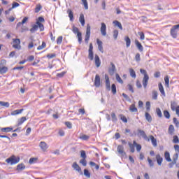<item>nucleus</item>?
I'll return each mask as SVG.
<instances>
[{"mask_svg": "<svg viewBox=\"0 0 179 179\" xmlns=\"http://www.w3.org/2000/svg\"><path fill=\"white\" fill-rule=\"evenodd\" d=\"M159 93L156 90L152 91V99L153 100H157V96Z\"/></svg>", "mask_w": 179, "mask_h": 179, "instance_id": "603ef678", "label": "nucleus"}, {"mask_svg": "<svg viewBox=\"0 0 179 179\" xmlns=\"http://www.w3.org/2000/svg\"><path fill=\"white\" fill-rule=\"evenodd\" d=\"M156 113H157V116H158L159 118H162V117H163V114L162 113V110H160L159 108H157L156 109Z\"/></svg>", "mask_w": 179, "mask_h": 179, "instance_id": "5fc2aeb1", "label": "nucleus"}, {"mask_svg": "<svg viewBox=\"0 0 179 179\" xmlns=\"http://www.w3.org/2000/svg\"><path fill=\"white\" fill-rule=\"evenodd\" d=\"M117 152H118V153H120V155H125V152L124 151V146L118 145L117 146Z\"/></svg>", "mask_w": 179, "mask_h": 179, "instance_id": "473e14b6", "label": "nucleus"}, {"mask_svg": "<svg viewBox=\"0 0 179 179\" xmlns=\"http://www.w3.org/2000/svg\"><path fill=\"white\" fill-rule=\"evenodd\" d=\"M39 147L43 150V152H46L47 149H48V145H47L46 143L44 141H41L39 143Z\"/></svg>", "mask_w": 179, "mask_h": 179, "instance_id": "dca6fc26", "label": "nucleus"}, {"mask_svg": "<svg viewBox=\"0 0 179 179\" xmlns=\"http://www.w3.org/2000/svg\"><path fill=\"white\" fill-rule=\"evenodd\" d=\"M90 165L92 166V167H95L96 170H99V169H100V166L98 164H96L94 162H90Z\"/></svg>", "mask_w": 179, "mask_h": 179, "instance_id": "052dcab7", "label": "nucleus"}, {"mask_svg": "<svg viewBox=\"0 0 179 179\" xmlns=\"http://www.w3.org/2000/svg\"><path fill=\"white\" fill-rule=\"evenodd\" d=\"M46 57L48 59H52V58H55V57H57V54L55 53L48 54Z\"/></svg>", "mask_w": 179, "mask_h": 179, "instance_id": "4d7b16f0", "label": "nucleus"}, {"mask_svg": "<svg viewBox=\"0 0 179 179\" xmlns=\"http://www.w3.org/2000/svg\"><path fill=\"white\" fill-rule=\"evenodd\" d=\"M42 8L43 7L40 4L36 5L35 8V13H38V12L41 10Z\"/></svg>", "mask_w": 179, "mask_h": 179, "instance_id": "13d9d810", "label": "nucleus"}, {"mask_svg": "<svg viewBox=\"0 0 179 179\" xmlns=\"http://www.w3.org/2000/svg\"><path fill=\"white\" fill-rule=\"evenodd\" d=\"M163 114H164V117H165V118H166V120H170V112H169V110H165L163 111Z\"/></svg>", "mask_w": 179, "mask_h": 179, "instance_id": "58836bf2", "label": "nucleus"}, {"mask_svg": "<svg viewBox=\"0 0 179 179\" xmlns=\"http://www.w3.org/2000/svg\"><path fill=\"white\" fill-rule=\"evenodd\" d=\"M94 62L96 68H100V66L101 65V61L100 60V57L97 55H95Z\"/></svg>", "mask_w": 179, "mask_h": 179, "instance_id": "f3484780", "label": "nucleus"}, {"mask_svg": "<svg viewBox=\"0 0 179 179\" xmlns=\"http://www.w3.org/2000/svg\"><path fill=\"white\" fill-rule=\"evenodd\" d=\"M72 167L73 169H74V170H76L78 173H80L82 171V169L80 168V166H79V164H78V163L76 162H73Z\"/></svg>", "mask_w": 179, "mask_h": 179, "instance_id": "5701e85b", "label": "nucleus"}, {"mask_svg": "<svg viewBox=\"0 0 179 179\" xmlns=\"http://www.w3.org/2000/svg\"><path fill=\"white\" fill-rule=\"evenodd\" d=\"M66 74V71H63L62 73H59L56 75V76L57 78H64V76H65V75Z\"/></svg>", "mask_w": 179, "mask_h": 179, "instance_id": "680f3d73", "label": "nucleus"}, {"mask_svg": "<svg viewBox=\"0 0 179 179\" xmlns=\"http://www.w3.org/2000/svg\"><path fill=\"white\" fill-rule=\"evenodd\" d=\"M62 40H63L62 36H59L57 39V45L62 44Z\"/></svg>", "mask_w": 179, "mask_h": 179, "instance_id": "774afa93", "label": "nucleus"}, {"mask_svg": "<svg viewBox=\"0 0 179 179\" xmlns=\"http://www.w3.org/2000/svg\"><path fill=\"white\" fill-rule=\"evenodd\" d=\"M101 34L103 36H107V26L104 22L101 24Z\"/></svg>", "mask_w": 179, "mask_h": 179, "instance_id": "9b49d317", "label": "nucleus"}, {"mask_svg": "<svg viewBox=\"0 0 179 179\" xmlns=\"http://www.w3.org/2000/svg\"><path fill=\"white\" fill-rule=\"evenodd\" d=\"M96 44L98 45V49L100 52H104V49L103 48V42L100 39H96Z\"/></svg>", "mask_w": 179, "mask_h": 179, "instance_id": "2eb2a0df", "label": "nucleus"}, {"mask_svg": "<svg viewBox=\"0 0 179 179\" xmlns=\"http://www.w3.org/2000/svg\"><path fill=\"white\" fill-rule=\"evenodd\" d=\"M138 34L140 36V40H145V34L143 32H138Z\"/></svg>", "mask_w": 179, "mask_h": 179, "instance_id": "338daca9", "label": "nucleus"}, {"mask_svg": "<svg viewBox=\"0 0 179 179\" xmlns=\"http://www.w3.org/2000/svg\"><path fill=\"white\" fill-rule=\"evenodd\" d=\"M88 58L90 61H93V59H94V56H93V43H90V48L88 50Z\"/></svg>", "mask_w": 179, "mask_h": 179, "instance_id": "9d476101", "label": "nucleus"}, {"mask_svg": "<svg viewBox=\"0 0 179 179\" xmlns=\"http://www.w3.org/2000/svg\"><path fill=\"white\" fill-rule=\"evenodd\" d=\"M90 40V24H87V29L85 34V43L87 44Z\"/></svg>", "mask_w": 179, "mask_h": 179, "instance_id": "1a4fd4ad", "label": "nucleus"}, {"mask_svg": "<svg viewBox=\"0 0 179 179\" xmlns=\"http://www.w3.org/2000/svg\"><path fill=\"white\" fill-rule=\"evenodd\" d=\"M138 134H140V136H142V138H143V139H145V141H148V142H149V141H150L149 137H148V135H146V133L145 132V131L138 129Z\"/></svg>", "mask_w": 179, "mask_h": 179, "instance_id": "ddd939ff", "label": "nucleus"}, {"mask_svg": "<svg viewBox=\"0 0 179 179\" xmlns=\"http://www.w3.org/2000/svg\"><path fill=\"white\" fill-rule=\"evenodd\" d=\"M110 65H111V68L108 69V73L109 75H110V76H113V75L115 73V71H117V69H115V65L114 64V63L110 62Z\"/></svg>", "mask_w": 179, "mask_h": 179, "instance_id": "f8f14e48", "label": "nucleus"}, {"mask_svg": "<svg viewBox=\"0 0 179 179\" xmlns=\"http://www.w3.org/2000/svg\"><path fill=\"white\" fill-rule=\"evenodd\" d=\"M64 124L69 128V129H72V123L71 122H65Z\"/></svg>", "mask_w": 179, "mask_h": 179, "instance_id": "0e129e2a", "label": "nucleus"}, {"mask_svg": "<svg viewBox=\"0 0 179 179\" xmlns=\"http://www.w3.org/2000/svg\"><path fill=\"white\" fill-rule=\"evenodd\" d=\"M135 44H136V46L137 47L138 50L140 51V52H142L143 51V46L142 45L141 43H139V41L136 39Z\"/></svg>", "mask_w": 179, "mask_h": 179, "instance_id": "aec40b11", "label": "nucleus"}, {"mask_svg": "<svg viewBox=\"0 0 179 179\" xmlns=\"http://www.w3.org/2000/svg\"><path fill=\"white\" fill-rule=\"evenodd\" d=\"M173 143H179L178 136H173Z\"/></svg>", "mask_w": 179, "mask_h": 179, "instance_id": "e2e57ef3", "label": "nucleus"}, {"mask_svg": "<svg viewBox=\"0 0 179 179\" xmlns=\"http://www.w3.org/2000/svg\"><path fill=\"white\" fill-rule=\"evenodd\" d=\"M84 176H85L87 178H90V172H89V170L84 169Z\"/></svg>", "mask_w": 179, "mask_h": 179, "instance_id": "bf43d9fd", "label": "nucleus"}, {"mask_svg": "<svg viewBox=\"0 0 179 179\" xmlns=\"http://www.w3.org/2000/svg\"><path fill=\"white\" fill-rule=\"evenodd\" d=\"M94 86H96V87H100V76L98 74L95 76Z\"/></svg>", "mask_w": 179, "mask_h": 179, "instance_id": "6ab92c4d", "label": "nucleus"}, {"mask_svg": "<svg viewBox=\"0 0 179 179\" xmlns=\"http://www.w3.org/2000/svg\"><path fill=\"white\" fill-rule=\"evenodd\" d=\"M1 132H10V131H13V128L12 127H3L1 129Z\"/></svg>", "mask_w": 179, "mask_h": 179, "instance_id": "a19ab883", "label": "nucleus"}, {"mask_svg": "<svg viewBox=\"0 0 179 179\" xmlns=\"http://www.w3.org/2000/svg\"><path fill=\"white\" fill-rule=\"evenodd\" d=\"M37 162H38V158L37 157H32V158H30L29 160V164H34L37 163Z\"/></svg>", "mask_w": 179, "mask_h": 179, "instance_id": "f704fd0d", "label": "nucleus"}, {"mask_svg": "<svg viewBox=\"0 0 179 179\" xmlns=\"http://www.w3.org/2000/svg\"><path fill=\"white\" fill-rule=\"evenodd\" d=\"M164 158L166 162H169V163L171 162V157H170V152H169V151L164 152Z\"/></svg>", "mask_w": 179, "mask_h": 179, "instance_id": "cd10ccee", "label": "nucleus"}, {"mask_svg": "<svg viewBox=\"0 0 179 179\" xmlns=\"http://www.w3.org/2000/svg\"><path fill=\"white\" fill-rule=\"evenodd\" d=\"M80 164H82L84 167H86L87 166V162L86 161V158H83L80 160Z\"/></svg>", "mask_w": 179, "mask_h": 179, "instance_id": "3c124183", "label": "nucleus"}, {"mask_svg": "<svg viewBox=\"0 0 179 179\" xmlns=\"http://www.w3.org/2000/svg\"><path fill=\"white\" fill-rule=\"evenodd\" d=\"M27 120V119L26 118V117H21L20 119V120L18 121L17 127H20V125H22V124H23V122H24Z\"/></svg>", "mask_w": 179, "mask_h": 179, "instance_id": "c03bdc74", "label": "nucleus"}, {"mask_svg": "<svg viewBox=\"0 0 179 179\" xmlns=\"http://www.w3.org/2000/svg\"><path fill=\"white\" fill-rule=\"evenodd\" d=\"M111 91H112L113 94H117V87L115 86V84H112Z\"/></svg>", "mask_w": 179, "mask_h": 179, "instance_id": "de8ad7c7", "label": "nucleus"}, {"mask_svg": "<svg viewBox=\"0 0 179 179\" xmlns=\"http://www.w3.org/2000/svg\"><path fill=\"white\" fill-rule=\"evenodd\" d=\"M110 117L112 118L113 122H117V121H118V119L117 118V115H115V113H112L110 114Z\"/></svg>", "mask_w": 179, "mask_h": 179, "instance_id": "a18cd8bd", "label": "nucleus"}, {"mask_svg": "<svg viewBox=\"0 0 179 179\" xmlns=\"http://www.w3.org/2000/svg\"><path fill=\"white\" fill-rule=\"evenodd\" d=\"M79 22L81 24V26H85V15H83V13L80 15Z\"/></svg>", "mask_w": 179, "mask_h": 179, "instance_id": "c756f323", "label": "nucleus"}, {"mask_svg": "<svg viewBox=\"0 0 179 179\" xmlns=\"http://www.w3.org/2000/svg\"><path fill=\"white\" fill-rule=\"evenodd\" d=\"M150 139L152 142V145L156 148L157 146V140L155 138V136H150Z\"/></svg>", "mask_w": 179, "mask_h": 179, "instance_id": "bb28decb", "label": "nucleus"}, {"mask_svg": "<svg viewBox=\"0 0 179 179\" xmlns=\"http://www.w3.org/2000/svg\"><path fill=\"white\" fill-rule=\"evenodd\" d=\"M81 2L83 3V5H84V8L86 10L89 9V5L87 3V0H81Z\"/></svg>", "mask_w": 179, "mask_h": 179, "instance_id": "09e8293b", "label": "nucleus"}, {"mask_svg": "<svg viewBox=\"0 0 179 179\" xmlns=\"http://www.w3.org/2000/svg\"><path fill=\"white\" fill-rule=\"evenodd\" d=\"M128 145L130 149L131 153H135V148L137 152H141L142 150V145L136 143V141H133V143L128 142Z\"/></svg>", "mask_w": 179, "mask_h": 179, "instance_id": "f03ea898", "label": "nucleus"}, {"mask_svg": "<svg viewBox=\"0 0 179 179\" xmlns=\"http://www.w3.org/2000/svg\"><path fill=\"white\" fill-rule=\"evenodd\" d=\"M0 106H1V107H6L7 108H9V102H5V101H0Z\"/></svg>", "mask_w": 179, "mask_h": 179, "instance_id": "8fccbe9b", "label": "nucleus"}, {"mask_svg": "<svg viewBox=\"0 0 179 179\" xmlns=\"http://www.w3.org/2000/svg\"><path fill=\"white\" fill-rule=\"evenodd\" d=\"M176 129H174V126L173 124H170L168 129V133L169 135H174Z\"/></svg>", "mask_w": 179, "mask_h": 179, "instance_id": "393cba45", "label": "nucleus"}, {"mask_svg": "<svg viewBox=\"0 0 179 179\" xmlns=\"http://www.w3.org/2000/svg\"><path fill=\"white\" fill-rule=\"evenodd\" d=\"M24 109H18L13 111L11 113V115H18V114H22L23 113Z\"/></svg>", "mask_w": 179, "mask_h": 179, "instance_id": "72a5a7b5", "label": "nucleus"}, {"mask_svg": "<svg viewBox=\"0 0 179 179\" xmlns=\"http://www.w3.org/2000/svg\"><path fill=\"white\" fill-rule=\"evenodd\" d=\"M67 13L69 15V17L71 22H73V12H72V10L68 9Z\"/></svg>", "mask_w": 179, "mask_h": 179, "instance_id": "7c9ffc66", "label": "nucleus"}, {"mask_svg": "<svg viewBox=\"0 0 179 179\" xmlns=\"http://www.w3.org/2000/svg\"><path fill=\"white\" fill-rule=\"evenodd\" d=\"M119 117H120L121 121H122L125 124H127V122H128V119H127V117H125V115L120 114V115H119Z\"/></svg>", "mask_w": 179, "mask_h": 179, "instance_id": "79ce46f5", "label": "nucleus"}, {"mask_svg": "<svg viewBox=\"0 0 179 179\" xmlns=\"http://www.w3.org/2000/svg\"><path fill=\"white\" fill-rule=\"evenodd\" d=\"M172 159H173V161H172V162H173L174 164H177V161L178 160V154H177V153L174 154V155H173Z\"/></svg>", "mask_w": 179, "mask_h": 179, "instance_id": "49530a36", "label": "nucleus"}, {"mask_svg": "<svg viewBox=\"0 0 179 179\" xmlns=\"http://www.w3.org/2000/svg\"><path fill=\"white\" fill-rule=\"evenodd\" d=\"M72 31L74 33V34H77L79 44H82V33L79 31V28L73 26Z\"/></svg>", "mask_w": 179, "mask_h": 179, "instance_id": "39448f33", "label": "nucleus"}, {"mask_svg": "<svg viewBox=\"0 0 179 179\" xmlns=\"http://www.w3.org/2000/svg\"><path fill=\"white\" fill-rule=\"evenodd\" d=\"M113 24H115V26L117 27L120 30H122V24H121V22H120L117 20H115L113 22Z\"/></svg>", "mask_w": 179, "mask_h": 179, "instance_id": "e433bc0d", "label": "nucleus"}, {"mask_svg": "<svg viewBox=\"0 0 179 179\" xmlns=\"http://www.w3.org/2000/svg\"><path fill=\"white\" fill-rule=\"evenodd\" d=\"M127 87L129 92H131V93H134L135 91H134V86L132 85L128 84Z\"/></svg>", "mask_w": 179, "mask_h": 179, "instance_id": "69168bd1", "label": "nucleus"}, {"mask_svg": "<svg viewBox=\"0 0 179 179\" xmlns=\"http://www.w3.org/2000/svg\"><path fill=\"white\" fill-rule=\"evenodd\" d=\"M13 48L15 50H20V48H22V46L20 45V39L13 38Z\"/></svg>", "mask_w": 179, "mask_h": 179, "instance_id": "6e6552de", "label": "nucleus"}, {"mask_svg": "<svg viewBox=\"0 0 179 179\" xmlns=\"http://www.w3.org/2000/svg\"><path fill=\"white\" fill-rule=\"evenodd\" d=\"M45 23V20L43 17H38L36 20V24L32 25V27L30 29L31 33H35L39 29L40 31H44V24Z\"/></svg>", "mask_w": 179, "mask_h": 179, "instance_id": "f257e3e1", "label": "nucleus"}, {"mask_svg": "<svg viewBox=\"0 0 179 179\" xmlns=\"http://www.w3.org/2000/svg\"><path fill=\"white\" fill-rule=\"evenodd\" d=\"M177 29H179V24L173 25V27L171 28L170 34L173 38H177L178 32Z\"/></svg>", "mask_w": 179, "mask_h": 179, "instance_id": "423d86ee", "label": "nucleus"}, {"mask_svg": "<svg viewBox=\"0 0 179 179\" xmlns=\"http://www.w3.org/2000/svg\"><path fill=\"white\" fill-rule=\"evenodd\" d=\"M6 162L8 163V164L13 166V164H17V163L20 162V157L12 155L9 158L6 159Z\"/></svg>", "mask_w": 179, "mask_h": 179, "instance_id": "20e7f679", "label": "nucleus"}, {"mask_svg": "<svg viewBox=\"0 0 179 179\" xmlns=\"http://www.w3.org/2000/svg\"><path fill=\"white\" fill-rule=\"evenodd\" d=\"M27 20H29V17H24L21 22H20L17 24V27H20V26H22V24H24Z\"/></svg>", "mask_w": 179, "mask_h": 179, "instance_id": "2f4dec72", "label": "nucleus"}, {"mask_svg": "<svg viewBox=\"0 0 179 179\" xmlns=\"http://www.w3.org/2000/svg\"><path fill=\"white\" fill-rule=\"evenodd\" d=\"M147 160L148 162L149 166L150 167H153V166H155V162H153V160H152V159H150V157H148Z\"/></svg>", "mask_w": 179, "mask_h": 179, "instance_id": "6e6d98bb", "label": "nucleus"}, {"mask_svg": "<svg viewBox=\"0 0 179 179\" xmlns=\"http://www.w3.org/2000/svg\"><path fill=\"white\" fill-rule=\"evenodd\" d=\"M25 169L26 166L23 163L19 164L16 167L17 171H23Z\"/></svg>", "mask_w": 179, "mask_h": 179, "instance_id": "4be33fe9", "label": "nucleus"}, {"mask_svg": "<svg viewBox=\"0 0 179 179\" xmlns=\"http://www.w3.org/2000/svg\"><path fill=\"white\" fill-rule=\"evenodd\" d=\"M129 111H131V113H138V108L135 106V103H133L130 106Z\"/></svg>", "mask_w": 179, "mask_h": 179, "instance_id": "c85d7f7f", "label": "nucleus"}, {"mask_svg": "<svg viewBox=\"0 0 179 179\" xmlns=\"http://www.w3.org/2000/svg\"><path fill=\"white\" fill-rule=\"evenodd\" d=\"M45 47H47V43H45V42L43 41L42 44L39 46H38L37 50L38 51H41V50H44V48H45Z\"/></svg>", "mask_w": 179, "mask_h": 179, "instance_id": "c9c22d12", "label": "nucleus"}, {"mask_svg": "<svg viewBox=\"0 0 179 179\" xmlns=\"http://www.w3.org/2000/svg\"><path fill=\"white\" fill-rule=\"evenodd\" d=\"M115 78H116V80H117V82H118V83H121V85H122L124 83V80H122V79L120 76V74L116 73Z\"/></svg>", "mask_w": 179, "mask_h": 179, "instance_id": "ea45409f", "label": "nucleus"}, {"mask_svg": "<svg viewBox=\"0 0 179 179\" xmlns=\"http://www.w3.org/2000/svg\"><path fill=\"white\" fill-rule=\"evenodd\" d=\"M155 159L157 160V163L158 166H162V164L163 163V157H162L160 154L156 155Z\"/></svg>", "mask_w": 179, "mask_h": 179, "instance_id": "a211bd4d", "label": "nucleus"}, {"mask_svg": "<svg viewBox=\"0 0 179 179\" xmlns=\"http://www.w3.org/2000/svg\"><path fill=\"white\" fill-rule=\"evenodd\" d=\"M164 82L165 86H166V87H169L170 86V78H169V76H166L164 77Z\"/></svg>", "mask_w": 179, "mask_h": 179, "instance_id": "4c0bfd02", "label": "nucleus"}, {"mask_svg": "<svg viewBox=\"0 0 179 179\" xmlns=\"http://www.w3.org/2000/svg\"><path fill=\"white\" fill-rule=\"evenodd\" d=\"M129 72L130 76H131L133 79H136V73L135 72V70H134V69L132 68L129 69Z\"/></svg>", "mask_w": 179, "mask_h": 179, "instance_id": "a878e982", "label": "nucleus"}, {"mask_svg": "<svg viewBox=\"0 0 179 179\" xmlns=\"http://www.w3.org/2000/svg\"><path fill=\"white\" fill-rule=\"evenodd\" d=\"M105 80H106V90H111V86L110 85V78L108 77V75H105Z\"/></svg>", "mask_w": 179, "mask_h": 179, "instance_id": "4468645a", "label": "nucleus"}, {"mask_svg": "<svg viewBox=\"0 0 179 179\" xmlns=\"http://www.w3.org/2000/svg\"><path fill=\"white\" fill-rule=\"evenodd\" d=\"M171 109L172 111H176V115H178V117H179V106L177 105V102H171Z\"/></svg>", "mask_w": 179, "mask_h": 179, "instance_id": "0eeeda50", "label": "nucleus"}, {"mask_svg": "<svg viewBox=\"0 0 179 179\" xmlns=\"http://www.w3.org/2000/svg\"><path fill=\"white\" fill-rule=\"evenodd\" d=\"M158 87H159V90L161 94H162V96H164V97H166V92H164V87H163V85L162 84V83H160L158 85Z\"/></svg>", "mask_w": 179, "mask_h": 179, "instance_id": "412c9836", "label": "nucleus"}, {"mask_svg": "<svg viewBox=\"0 0 179 179\" xmlns=\"http://www.w3.org/2000/svg\"><path fill=\"white\" fill-rule=\"evenodd\" d=\"M140 72L144 76L143 78V86L144 89H146L148 87V83L149 82V75H148V71L143 69H140Z\"/></svg>", "mask_w": 179, "mask_h": 179, "instance_id": "7ed1b4c3", "label": "nucleus"}, {"mask_svg": "<svg viewBox=\"0 0 179 179\" xmlns=\"http://www.w3.org/2000/svg\"><path fill=\"white\" fill-rule=\"evenodd\" d=\"M145 119L147 121H148V122H152V116L148 112L145 113Z\"/></svg>", "mask_w": 179, "mask_h": 179, "instance_id": "864d4df0", "label": "nucleus"}, {"mask_svg": "<svg viewBox=\"0 0 179 179\" xmlns=\"http://www.w3.org/2000/svg\"><path fill=\"white\" fill-rule=\"evenodd\" d=\"M124 41L126 42L127 47H130L131 46V39L129 38V37L125 36Z\"/></svg>", "mask_w": 179, "mask_h": 179, "instance_id": "37998d69", "label": "nucleus"}, {"mask_svg": "<svg viewBox=\"0 0 179 179\" xmlns=\"http://www.w3.org/2000/svg\"><path fill=\"white\" fill-rule=\"evenodd\" d=\"M8 67L5 66H0V74L1 75H5V73H6V72H8Z\"/></svg>", "mask_w": 179, "mask_h": 179, "instance_id": "b1692460", "label": "nucleus"}]
</instances>
